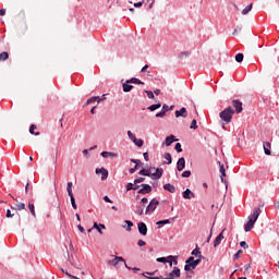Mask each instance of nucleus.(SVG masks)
I'll return each instance as SVG.
<instances>
[{
    "label": "nucleus",
    "mask_w": 279,
    "mask_h": 279,
    "mask_svg": "<svg viewBox=\"0 0 279 279\" xmlns=\"http://www.w3.org/2000/svg\"><path fill=\"white\" fill-rule=\"evenodd\" d=\"M161 111L167 114V112H169V105H163Z\"/></svg>",
    "instance_id": "4d7b16f0"
},
{
    "label": "nucleus",
    "mask_w": 279,
    "mask_h": 279,
    "mask_svg": "<svg viewBox=\"0 0 279 279\" xmlns=\"http://www.w3.org/2000/svg\"><path fill=\"white\" fill-rule=\"evenodd\" d=\"M137 245H138L140 247H143V246L147 245V242H145V241H143V240H138Z\"/></svg>",
    "instance_id": "6e6d98bb"
},
{
    "label": "nucleus",
    "mask_w": 279,
    "mask_h": 279,
    "mask_svg": "<svg viewBox=\"0 0 279 279\" xmlns=\"http://www.w3.org/2000/svg\"><path fill=\"white\" fill-rule=\"evenodd\" d=\"M175 151H178V154H182V144L177 143L174 146Z\"/></svg>",
    "instance_id": "c03bdc74"
},
{
    "label": "nucleus",
    "mask_w": 279,
    "mask_h": 279,
    "mask_svg": "<svg viewBox=\"0 0 279 279\" xmlns=\"http://www.w3.org/2000/svg\"><path fill=\"white\" fill-rule=\"evenodd\" d=\"M134 145H136L137 147H143L144 145V141L143 140H138V138H135V142H133Z\"/></svg>",
    "instance_id": "37998d69"
},
{
    "label": "nucleus",
    "mask_w": 279,
    "mask_h": 279,
    "mask_svg": "<svg viewBox=\"0 0 279 279\" xmlns=\"http://www.w3.org/2000/svg\"><path fill=\"white\" fill-rule=\"evenodd\" d=\"M13 210H25V203H16L15 207H11Z\"/></svg>",
    "instance_id": "cd10ccee"
},
{
    "label": "nucleus",
    "mask_w": 279,
    "mask_h": 279,
    "mask_svg": "<svg viewBox=\"0 0 279 279\" xmlns=\"http://www.w3.org/2000/svg\"><path fill=\"white\" fill-rule=\"evenodd\" d=\"M189 56H191L190 51H183V52H180L179 58L180 60H184V58H189Z\"/></svg>",
    "instance_id": "473e14b6"
},
{
    "label": "nucleus",
    "mask_w": 279,
    "mask_h": 279,
    "mask_svg": "<svg viewBox=\"0 0 279 279\" xmlns=\"http://www.w3.org/2000/svg\"><path fill=\"white\" fill-rule=\"evenodd\" d=\"M7 217L10 218V217H14V214H12V211L10 209L7 210Z\"/></svg>",
    "instance_id": "774afa93"
},
{
    "label": "nucleus",
    "mask_w": 279,
    "mask_h": 279,
    "mask_svg": "<svg viewBox=\"0 0 279 279\" xmlns=\"http://www.w3.org/2000/svg\"><path fill=\"white\" fill-rule=\"evenodd\" d=\"M167 223H171L170 219H166V220H159L157 221V226L162 227V226H167Z\"/></svg>",
    "instance_id": "f704fd0d"
},
{
    "label": "nucleus",
    "mask_w": 279,
    "mask_h": 279,
    "mask_svg": "<svg viewBox=\"0 0 279 279\" xmlns=\"http://www.w3.org/2000/svg\"><path fill=\"white\" fill-rule=\"evenodd\" d=\"M10 58V54L8 52H1L0 53V62H3Z\"/></svg>",
    "instance_id": "2f4dec72"
},
{
    "label": "nucleus",
    "mask_w": 279,
    "mask_h": 279,
    "mask_svg": "<svg viewBox=\"0 0 279 279\" xmlns=\"http://www.w3.org/2000/svg\"><path fill=\"white\" fill-rule=\"evenodd\" d=\"M252 8H253V4H248L246 8H244L242 10V14L245 15V14H250V12H252Z\"/></svg>",
    "instance_id": "7c9ffc66"
},
{
    "label": "nucleus",
    "mask_w": 279,
    "mask_h": 279,
    "mask_svg": "<svg viewBox=\"0 0 279 279\" xmlns=\"http://www.w3.org/2000/svg\"><path fill=\"white\" fill-rule=\"evenodd\" d=\"M140 175H146L147 178H151L153 173H151V170H145V169H142L140 172H138Z\"/></svg>",
    "instance_id": "c85d7f7f"
},
{
    "label": "nucleus",
    "mask_w": 279,
    "mask_h": 279,
    "mask_svg": "<svg viewBox=\"0 0 279 279\" xmlns=\"http://www.w3.org/2000/svg\"><path fill=\"white\" fill-rule=\"evenodd\" d=\"M126 191H134V185L132 183H128Z\"/></svg>",
    "instance_id": "680f3d73"
},
{
    "label": "nucleus",
    "mask_w": 279,
    "mask_h": 279,
    "mask_svg": "<svg viewBox=\"0 0 279 279\" xmlns=\"http://www.w3.org/2000/svg\"><path fill=\"white\" fill-rule=\"evenodd\" d=\"M143 156L146 162H149V153H144Z\"/></svg>",
    "instance_id": "0e129e2a"
},
{
    "label": "nucleus",
    "mask_w": 279,
    "mask_h": 279,
    "mask_svg": "<svg viewBox=\"0 0 279 279\" xmlns=\"http://www.w3.org/2000/svg\"><path fill=\"white\" fill-rule=\"evenodd\" d=\"M177 119H180L182 117L183 119H186L189 117V111L184 107H182L180 110H177L174 112Z\"/></svg>",
    "instance_id": "423d86ee"
},
{
    "label": "nucleus",
    "mask_w": 279,
    "mask_h": 279,
    "mask_svg": "<svg viewBox=\"0 0 279 279\" xmlns=\"http://www.w3.org/2000/svg\"><path fill=\"white\" fill-rule=\"evenodd\" d=\"M191 130H197V120H192Z\"/></svg>",
    "instance_id": "3c124183"
},
{
    "label": "nucleus",
    "mask_w": 279,
    "mask_h": 279,
    "mask_svg": "<svg viewBox=\"0 0 279 279\" xmlns=\"http://www.w3.org/2000/svg\"><path fill=\"white\" fill-rule=\"evenodd\" d=\"M131 162H133L135 166H134V168H131L129 171H130V173H136V170L138 169V165H141V160L131 159Z\"/></svg>",
    "instance_id": "dca6fc26"
},
{
    "label": "nucleus",
    "mask_w": 279,
    "mask_h": 279,
    "mask_svg": "<svg viewBox=\"0 0 279 279\" xmlns=\"http://www.w3.org/2000/svg\"><path fill=\"white\" fill-rule=\"evenodd\" d=\"M184 167H186V160L184 159V157H181L177 162V169L178 171H184Z\"/></svg>",
    "instance_id": "9b49d317"
},
{
    "label": "nucleus",
    "mask_w": 279,
    "mask_h": 279,
    "mask_svg": "<svg viewBox=\"0 0 279 279\" xmlns=\"http://www.w3.org/2000/svg\"><path fill=\"white\" fill-rule=\"evenodd\" d=\"M258 217H260V208H255L253 210L252 217H248V219H253V221H257Z\"/></svg>",
    "instance_id": "4468645a"
},
{
    "label": "nucleus",
    "mask_w": 279,
    "mask_h": 279,
    "mask_svg": "<svg viewBox=\"0 0 279 279\" xmlns=\"http://www.w3.org/2000/svg\"><path fill=\"white\" fill-rule=\"evenodd\" d=\"M163 158L167 160V161L163 162L165 165H171V162H173V159H172L170 153H166V154L163 155Z\"/></svg>",
    "instance_id": "a878e982"
},
{
    "label": "nucleus",
    "mask_w": 279,
    "mask_h": 279,
    "mask_svg": "<svg viewBox=\"0 0 279 279\" xmlns=\"http://www.w3.org/2000/svg\"><path fill=\"white\" fill-rule=\"evenodd\" d=\"M119 263H124L125 265V259L123 257L113 256V259L107 260V265L116 267V269H119Z\"/></svg>",
    "instance_id": "7ed1b4c3"
},
{
    "label": "nucleus",
    "mask_w": 279,
    "mask_h": 279,
    "mask_svg": "<svg viewBox=\"0 0 279 279\" xmlns=\"http://www.w3.org/2000/svg\"><path fill=\"white\" fill-rule=\"evenodd\" d=\"M165 191L168 193H175V186L173 184L167 183L163 185Z\"/></svg>",
    "instance_id": "412c9836"
},
{
    "label": "nucleus",
    "mask_w": 279,
    "mask_h": 279,
    "mask_svg": "<svg viewBox=\"0 0 279 279\" xmlns=\"http://www.w3.org/2000/svg\"><path fill=\"white\" fill-rule=\"evenodd\" d=\"M241 254H243V250H239V251L233 255V260H239V258H241Z\"/></svg>",
    "instance_id": "a19ab883"
},
{
    "label": "nucleus",
    "mask_w": 279,
    "mask_h": 279,
    "mask_svg": "<svg viewBox=\"0 0 279 279\" xmlns=\"http://www.w3.org/2000/svg\"><path fill=\"white\" fill-rule=\"evenodd\" d=\"M232 117H234V109H232V107H227L219 113L220 123L223 130H226V125L232 123Z\"/></svg>",
    "instance_id": "f257e3e1"
},
{
    "label": "nucleus",
    "mask_w": 279,
    "mask_h": 279,
    "mask_svg": "<svg viewBox=\"0 0 279 279\" xmlns=\"http://www.w3.org/2000/svg\"><path fill=\"white\" fill-rule=\"evenodd\" d=\"M163 170L162 168H157L156 172L153 173V177L156 178V180H160L162 178Z\"/></svg>",
    "instance_id": "4be33fe9"
},
{
    "label": "nucleus",
    "mask_w": 279,
    "mask_h": 279,
    "mask_svg": "<svg viewBox=\"0 0 279 279\" xmlns=\"http://www.w3.org/2000/svg\"><path fill=\"white\" fill-rule=\"evenodd\" d=\"M34 130H36V124H32L29 128V133L35 134ZM35 136H40V132H37Z\"/></svg>",
    "instance_id": "58836bf2"
},
{
    "label": "nucleus",
    "mask_w": 279,
    "mask_h": 279,
    "mask_svg": "<svg viewBox=\"0 0 279 279\" xmlns=\"http://www.w3.org/2000/svg\"><path fill=\"white\" fill-rule=\"evenodd\" d=\"M66 191H68L69 197H73V182H68Z\"/></svg>",
    "instance_id": "bb28decb"
},
{
    "label": "nucleus",
    "mask_w": 279,
    "mask_h": 279,
    "mask_svg": "<svg viewBox=\"0 0 279 279\" xmlns=\"http://www.w3.org/2000/svg\"><path fill=\"white\" fill-rule=\"evenodd\" d=\"M219 167H220V173H221V177H220V180L221 182H226V167H223V165L221 162H219Z\"/></svg>",
    "instance_id": "5701e85b"
},
{
    "label": "nucleus",
    "mask_w": 279,
    "mask_h": 279,
    "mask_svg": "<svg viewBox=\"0 0 279 279\" xmlns=\"http://www.w3.org/2000/svg\"><path fill=\"white\" fill-rule=\"evenodd\" d=\"M61 271H62V274H64L65 276H69V278L78 279L77 277H75V276L69 274L68 270H64V268H61Z\"/></svg>",
    "instance_id": "a18cd8bd"
},
{
    "label": "nucleus",
    "mask_w": 279,
    "mask_h": 279,
    "mask_svg": "<svg viewBox=\"0 0 279 279\" xmlns=\"http://www.w3.org/2000/svg\"><path fill=\"white\" fill-rule=\"evenodd\" d=\"M158 204H160V202H158V199L156 198H153L148 206L146 207V211H145V215H151V213H154V210H156Z\"/></svg>",
    "instance_id": "f03ea898"
},
{
    "label": "nucleus",
    "mask_w": 279,
    "mask_h": 279,
    "mask_svg": "<svg viewBox=\"0 0 279 279\" xmlns=\"http://www.w3.org/2000/svg\"><path fill=\"white\" fill-rule=\"evenodd\" d=\"M232 106L235 109L236 114H241V112H243V102L240 100H232Z\"/></svg>",
    "instance_id": "20e7f679"
},
{
    "label": "nucleus",
    "mask_w": 279,
    "mask_h": 279,
    "mask_svg": "<svg viewBox=\"0 0 279 279\" xmlns=\"http://www.w3.org/2000/svg\"><path fill=\"white\" fill-rule=\"evenodd\" d=\"M96 230H98L99 234H104V231H101V228H99V225L97 222L94 223V227Z\"/></svg>",
    "instance_id": "5fc2aeb1"
},
{
    "label": "nucleus",
    "mask_w": 279,
    "mask_h": 279,
    "mask_svg": "<svg viewBox=\"0 0 279 279\" xmlns=\"http://www.w3.org/2000/svg\"><path fill=\"white\" fill-rule=\"evenodd\" d=\"M173 258H174V257L171 256V255L168 256L167 263H169V266H170V267H173Z\"/></svg>",
    "instance_id": "864d4df0"
},
{
    "label": "nucleus",
    "mask_w": 279,
    "mask_h": 279,
    "mask_svg": "<svg viewBox=\"0 0 279 279\" xmlns=\"http://www.w3.org/2000/svg\"><path fill=\"white\" fill-rule=\"evenodd\" d=\"M255 220L254 218H248V221L244 225L245 232H251V230L254 228Z\"/></svg>",
    "instance_id": "9d476101"
},
{
    "label": "nucleus",
    "mask_w": 279,
    "mask_h": 279,
    "mask_svg": "<svg viewBox=\"0 0 279 279\" xmlns=\"http://www.w3.org/2000/svg\"><path fill=\"white\" fill-rule=\"evenodd\" d=\"M157 263H167V257H158Z\"/></svg>",
    "instance_id": "bf43d9fd"
},
{
    "label": "nucleus",
    "mask_w": 279,
    "mask_h": 279,
    "mask_svg": "<svg viewBox=\"0 0 279 279\" xmlns=\"http://www.w3.org/2000/svg\"><path fill=\"white\" fill-rule=\"evenodd\" d=\"M28 209H29V213L33 215V217H36V210H35L34 204L29 203Z\"/></svg>",
    "instance_id": "e433bc0d"
},
{
    "label": "nucleus",
    "mask_w": 279,
    "mask_h": 279,
    "mask_svg": "<svg viewBox=\"0 0 279 279\" xmlns=\"http://www.w3.org/2000/svg\"><path fill=\"white\" fill-rule=\"evenodd\" d=\"M96 174L97 175H101V180L104 181V180H108V170H106V168H97L96 169Z\"/></svg>",
    "instance_id": "6e6552de"
},
{
    "label": "nucleus",
    "mask_w": 279,
    "mask_h": 279,
    "mask_svg": "<svg viewBox=\"0 0 279 279\" xmlns=\"http://www.w3.org/2000/svg\"><path fill=\"white\" fill-rule=\"evenodd\" d=\"M192 256H195L196 258H204L202 251H199V246H196V248L192 251Z\"/></svg>",
    "instance_id": "aec40b11"
},
{
    "label": "nucleus",
    "mask_w": 279,
    "mask_h": 279,
    "mask_svg": "<svg viewBox=\"0 0 279 279\" xmlns=\"http://www.w3.org/2000/svg\"><path fill=\"white\" fill-rule=\"evenodd\" d=\"M182 197H183V199H193L195 197V193H193L190 189H186L182 193Z\"/></svg>",
    "instance_id": "f8f14e48"
},
{
    "label": "nucleus",
    "mask_w": 279,
    "mask_h": 279,
    "mask_svg": "<svg viewBox=\"0 0 279 279\" xmlns=\"http://www.w3.org/2000/svg\"><path fill=\"white\" fill-rule=\"evenodd\" d=\"M269 149H271V143H265L264 144V151H265V154H266V156H271V150H269Z\"/></svg>",
    "instance_id": "b1692460"
},
{
    "label": "nucleus",
    "mask_w": 279,
    "mask_h": 279,
    "mask_svg": "<svg viewBox=\"0 0 279 279\" xmlns=\"http://www.w3.org/2000/svg\"><path fill=\"white\" fill-rule=\"evenodd\" d=\"M95 101H97V104H101V98H99V96H94L87 99L86 106H90V104H95Z\"/></svg>",
    "instance_id": "6ab92c4d"
},
{
    "label": "nucleus",
    "mask_w": 279,
    "mask_h": 279,
    "mask_svg": "<svg viewBox=\"0 0 279 279\" xmlns=\"http://www.w3.org/2000/svg\"><path fill=\"white\" fill-rule=\"evenodd\" d=\"M182 178H191V170H185L182 172Z\"/></svg>",
    "instance_id": "09e8293b"
},
{
    "label": "nucleus",
    "mask_w": 279,
    "mask_h": 279,
    "mask_svg": "<svg viewBox=\"0 0 279 279\" xmlns=\"http://www.w3.org/2000/svg\"><path fill=\"white\" fill-rule=\"evenodd\" d=\"M135 213H136V215H140V217L143 216V214L145 213V205L140 203V206H137Z\"/></svg>",
    "instance_id": "393cba45"
},
{
    "label": "nucleus",
    "mask_w": 279,
    "mask_h": 279,
    "mask_svg": "<svg viewBox=\"0 0 279 279\" xmlns=\"http://www.w3.org/2000/svg\"><path fill=\"white\" fill-rule=\"evenodd\" d=\"M156 117H157L158 119H163V117H167V113L161 110L160 112H157V113H156Z\"/></svg>",
    "instance_id": "de8ad7c7"
},
{
    "label": "nucleus",
    "mask_w": 279,
    "mask_h": 279,
    "mask_svg": "<svg viewBox=\"0 0 279 279\" xmlns=\"http://www.w3.org/2000/svg\"><path fill=\"white\" fill-rule=\"evenodd\" d=\"M195 262H185V266L184 269L185 271H193V269H195Z\"/></svg>",
    "instance_id": "f3484780"
},
{
    "label": "nucleus",
    "mask_w": 279,
    "mask_h": 279,
    "mask_svg": "<svg viewBox=\"0 0 279 279\" xmlns=\"http://www.w3.org/2000/svg\"><path fill=\"white\" fill-rule=\"evenodd\" d=\"M142 189L137 191L140 195H147V193H151V185L149 184H142Z\"/></svg>",
    "instance_id": "39448f33"
},
{
    "label": "nucleus",
    "mask_w": 279,
    "mask_h": 279,
    "mask_svg": "<svg viewBox=\"0 0 279 279\" xmlns=\"http://www.w3.org/2000/svg\"><path fill=\"white\" fill-rule=\"evenodd\" d=\"M122 86H123L124 93H130V90H132V88H134V86L130 85V83H128V81Z\"/></svg>",
    "instance_id": "c756f323"
},
{
    "label": "nucleus",
    "mask_w": 279,
    "mask_h": 279,
    "mask_svg": "<svg viewBox=\"0 0 279 279\" xmlns=\"http://www.w3.org/2000/svg\"><path fill=\"white\" fill-rule=\"evenodd\" d=\"M202 263V257H198L197 259H194V265L197 267Z\"/></svg>",
    "instance_id": "338daca9"
},
{
    "label": "nucleus",
    "mask_w": 279,
    "mask_h": 279,
    "mask_svg": "<svg viewBox=\"0 0 279 279\" xmlns=\"http://www.w3.org/2000/svg\"><path fill=\"white\" fill-rule=\"evenodd\" d=\"M101 156L102 158H119V154L110 151H102Z\"/></svg>",
    "instance_id": "2eb2a0df"
},
{
    "label": "nucleus",
    "mask_w": 279,
    "mask_h": 279,
    "mask_svg": "<svg viewBox=\"0 0 279 279\" xmlns=\"http://www.w3.org/2000/svg\"><path fill=\"white\" fill-rule=\"evenodd\" d=\"M174 141H178V140H175V136H174V135H169V136H167V137H166V142H165L166 147H171V144H172Z\"/></svg>",
    "instance_id": "a211bd4d"
},
{
    "label": "nucleus",
    "mask_w": 279,
    "mask_h": 279,
    "mask_svg": "<svg viewBox=\"0 0 279 279\" xmlns=\"http://www.w3.org/2000/svg\"><path fill=\"white\" fill-rule=\"evenodd\" d=\"M244 269H245L246 274H250V269H252V265L251 264L246 265L244 267Z\"/></svg>",
    "instance_id": "69168bd1"
},
{
    "label": "nucleus",
    "mask_w": 279,
    "mask_h": 279,
    "mask_svg": "<svg viewBox=\"0 0 279 279\" xmlns=\"http://www.w3.org/2000/svg\"><path fill=\"white\" fill-rule=\"evenodd\" d=\"M243 58H244L243 53H238V54L235 56V62H242V61H243Z\"/></svg>",
    "instance_id": "49530a36"
},
{
    "label": "nucleus",
    "mask_w": 279,
    "mask_h": 279,
    "mask_svg": "<svg viewBox=\"0 0 279 279\" xmlns=\"http://www.w3.org/2000/svg\"><path fill=\"white\" fill-rule=\"evenodd\" d=\"M128 84H144V83L141 82V80L138 78H131L128 81Z\"/></svg>",
    "instance_id": "ea45409f"
},
{
    "label": "nucleus",
    "mask_w": 279,
    "mask_h": 279,
    "mask_svg": "<svg viewBox=\"0 0 279 279\" xmlns=\"http://www.w3.org/2000/svg\"><path fill=\"white\" fill-rule=\"evenodd\" d=\"M128 136H129L130 141H132V143H134L136 141V135L134 133H132V131H128Z\"/></svg>",
    "instance_id": "4c0bfd02"
},
{
    "label": "nucleus",
    "mask_w": 279,
    "mask_h": 279,
    "mask_svg": "<svg viewBox=\"0 0 279 279\" xmlns=\"http://www.w3.org/2000/svg\"><path fill=\"white\" fill-rule=\"evenodd\" d=\"M161 106L162 105L159 102V104L149 106L147 109L150 110V112H154V110H158V108H160Z\"/></svg>",
    "instance_id": "72a5a7b5"
},
{
    "label": "nucleus",
    "mask_w": 279,
    "mask_h": 279,
    "mask_svg": "<svg viewBox=\"0 0 279 279\" xmlns=\"http://www.w3.org/2000/svg\"><path fill=\"white\" fill-rule=\"evenodd\" d=\"M71 205L74 210H77V204L75 203V196H70Z\"/></svg>",
    "instance_id": "79ce46f5"
},
{
    "label": "nucleus",
    "mask_w": 279,
    "mask_h": 279,
    "mask_svg": "<svg viewBox=\"0 0 279 279\" xmlns=\"http://www.w3.org/2000/svg\"><path fill=\"white\" fill-rule=\"evenodd\" d=\"M240 247H243V250H247L250 247V245H247L246 241H242V242H240Z\"/></svg>",
    "instance_id": "603ef678"
},
{
    "label": "nucleus",
    "mask_w": 279,
    "mask_h": 279,
    "mask_svg": "<svg viewBox=\"0 0 279 279\" xmlns=\"http://www.w3.org/2000/svg\"><path fill=\"white\" fill-rule=\"evenodd\" d=\"M80 232H82V234H86V229H84V227H82V225L77 226Z\"/></svg>",
    "instance_id": "13d9d810"
},
{
    "label": "nucleus",
    "mask_w": 279,
    "mask_h": 279,
    "mask_svg": "<svg viewBox=\"0 0 279 279\" xmlns=\"http://www.w3.org/2000/svg\"><path fill=\"white\" fill-rule=\"evenodd\" d=\"M145 180V178H138L134 180V184H141V182H143Z\"/></svg>",
    "instance_id": "052dcab7"
},
{
    "label": "nucleus",
    "mask_w": 279,
    "mask_h": 279,
    "mask_svg": "<svg viewBox=\"0 0 279 279\" xmlns=\"http://www.w3.org/2000/svg\"><path fill=\"white\" fill-rule=\"evenodd\" d=\"M225 232H226V229H223V230L221 231V233L218 234V236L215 239V241H214V247H217V246L221 245V241L226 239V238L223 236V233H225Z\"/></svg>",
    "instance_id": "1a4fd4ad"
},
{
    "label": "nucleus",
    "mask_w": 279,
    "mask_h": 279,
    "mask_svg": "<svg viewBox=\"0 0 279 279\" xmlns=\"http://www.w3.org/2000/svg\"><path fill=\"white\" fill-rule=\"evenodd\" d=\"M145 93H146L148 99H154V98H155L154 92H151V90H145Z\"/></svg>",
    "instance_id": "8fccbe9b"
},
{
    "label": "nucleus",
    "mask_w": 279,
    "mask_h": 279,
    "mask_svg": "<svg viewBox=\"0 0 279 279\" xmlns=\"http://www.w3.org/2000/svg\"><path fill=\"white\" fill-rule=\"evenodd\" d=\"M124 223H126V231L128 232H132V227L134 226V222L130 221V220H125Z\"/></svg>",
    "instance_id": "c9c22d12"
},
{
    "label": "nucleus",
    "mask_w": 279,
    "mask_h": 279,
    "mask_svg": "<svg viewBox=\"0 0 279 279\" xmlns=\"http://www.w3.org/2000/svg\"><path fill=\"white\" fill-rule=\"evenodd\" d=\"M149 199L147 197H143L141 201V204L145 206V204H148Z\"/></svg>",
    "instance_id": "e2e57ef3"
},
{
    "label": "nucleus",
    "mask_w": 279,
    "mask_h": 279,
    "mask_svg": "<svg viewBox=\"0 0 279 279\" xmlns=\"http://www.w3.org/2000/svg\"><path fill=\"white\" fill-rule=\"evenodd\" d=\"M180 276H181V272H180V268L178 267H174L173 270L169 274V277L172 279L180 278Z\"/></svg>",
    "instance_id": "ddd939ff"
},
{
    "label": "nucleus",
    "mask_w": 279,
    "mask_h": 279,
    "mask_svg": "<svg viewBox=\"0 0 279 279\" xmlns=\"http://www.w3.org/2000/svg\"><path fill=\"white\" fill-rule=\"evenodd\" d=\"M137 228H138L140 234H142V236H147V225H145V222H140L137 225Z\"/></svg>",
    "instance_id": "0eeeda50"
}]
</instances>
